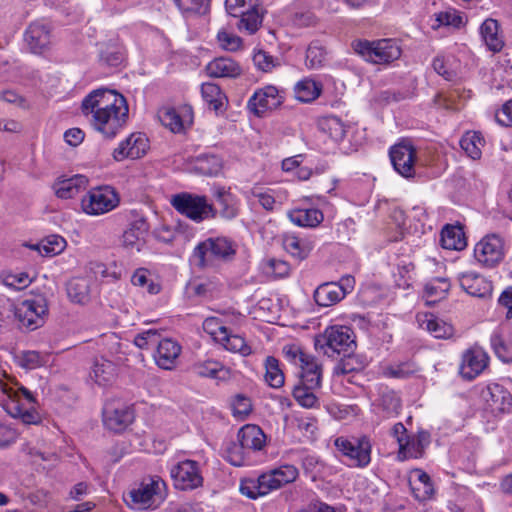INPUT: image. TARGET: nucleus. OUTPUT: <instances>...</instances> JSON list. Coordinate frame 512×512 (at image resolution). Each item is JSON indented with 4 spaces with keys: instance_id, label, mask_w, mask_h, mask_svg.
Instances as JSON below:
<instances>
[{
    "instance_id": "1",
    "label": "nucleus",
    "mask_w": 512,
    "mask_h": 512,
    "mask_svg": "<svg viewBox=\"0 0 512 512\" xmlns=\"http://www.w3.org/2000/svg\"><path fill=\"white\" fill-rule=\"evenodd\" d=\"M82 111L92 115V126L106 138H113L125 125L128 118L126 99L110 89H97L82 101Z\"/></svg>"
},
{
    "instance_id": "2",
    "label": "nucleus",
    "mask_w": 512,
    "mask_h": 512,
    "mask_svg": "<svg viewBox=\"0 0 512 512\" xmlns=\"http://www.w3.org/2000/svg\"><path fill=\"white\" fill-rule=\"evenodd\" d=\"M356 346L353 331L347 326H331L315 340L316 349L333 357L335 353H346Z\"/></svg>"
},
{
    "instance_id": "3",
    "label": "nucleus",
    "mask_w": 512,
    "mask_h": 512,
    "mask_svg": "<svg viewBox=\"0 0 512 512\" xmlns=\"http://www.w3.org/2000/svg\"><path fill=\"white\" fill-rule=\"evenodd\" d=\"M172 206L182 215L193 221L201 222L216 216V209L208 203L205 196L187 192L176 194L171 199Z\"/></svg>"
},
{
    "instance_id": "4",
    "label": "nucleus",
    "mask_w": 512,
    "mask_h": 512,
    "mask_svg": "<svg viewBox=\"0 0 512 512\" xmlns=\"http://www.w3.org/2000/svg\"><path fill=\"white\" fill-rule=\"evenodd\" d=\"M356 53L373 63H389L400 57V48L390 39H382L376 42L357 40L352 43Z\"/></svg>"
},
{
    "instance_id": "5",
    "label": "nucleus",
    "mask_w": 512,
    "mask_h": 512,
    "mask_svg": "<svg viewBox=\"0 0 512 512\" xmlns=\"http://www.w3.org/2000/svg\"><path fill=\"white\" fill-rule=\"evenodd\" d=\"M336 448L349 460V465L364 468L371 461V443L368 437L351 439L338 437L334 442Z\"/></svg>"
},
{
    "instance_id": "6",
    "label": "nucleus",
    "mask_w": 512,
    "mask_h": 512,
    "mask_svg": "<svg viewBox=\"0 0 512 512\" xmlns=\"http://www.w3.org/2000/svg\"><path fill=\"white\" fill-rule=\"evenodd\" d=\"M47 314L48 302L42 295L22 301L15 310V317L20 326L29 330L41 327Z\"/></svg>"
},
{
    "instance_id": "7",
    "label": "nucleus",
    "mask_w": 512,
    "mask_h": 512,
    "mask_svg": "<svg viewBox=\"0 0 512 512\" xmlns=\"http://www.w3.org/2000/svg\"><path fill=\"white\" fill-rule=\"evenodd\" d=\"M235 254L232 243L226 238H209L199 243L193 256L197 259L196 265L205 268L212 263L213 258L227 259Z\"/></svg>"
},
{
    "instance_id": "8",
    "label": "nucleus",
    "mask_w": 512,
    "mask_h": 512,
    "mask_svg": "<svg viewBox=\"0 0 512 512\" xmlns=\"http://www.w3.org/2000/svg\"><path fill=\"white\" fill-rule=\"evenodd\" d=\"M118 204V194L110 186L94 188L82 199L83 211L90 215L107 213L117 207Z\"/></svg>"
},
{
    "instance_id": "9",
    "label": "nucleus",
    "mask_w": 512,
    "mask_h": 512,
    "mask_svg": "<svg viewBox=\"0 0 512 512\" xmlns=\"http://www.w3.org/2000/svg\"><path fill=\"white\" fill-rule=\"evenodd\" d=\"M165 488L166 484L162 479L151 478L148 483L142 482L129 493L131 503L138 509L157 507L164 499Z\"/></svg>"
},
{
    "instance_id": "10",
    "label": "nucleus",
    "mask_w": 512,
    "mask_h": 512,
    "mask_svg": "<svg viewBox=\"0 0 512 512\" xmlns=\"http://www.w3.org/2000/svg\"><path fill=\"white\" fill-rule=\"evenodd\" d=\"M135 418L132 406L111 401L105 404L103 410L104 425L111 431L122 432L131 425Z\"/></svg>"
},
{
    "instance_id": "11",
    "label": "nucleus",
    "mask_w": 512,
    "mask_h": 512,
    "mask_svg": "<svg viewBox=\"0 0 512 512\" xmlns=\"http://www.w3.org/2000/svg\"><path fill=\"white\" fill-rule=\"evenodd\" d=\"M474 254L480 263L493 267L503 259V240L497 234L487 235L476 244Z\"/></svg>"
},
{
    "instance_id": "12",
    "label": "nucleus",
    "mask_w": 512,
    "mask_h": 512,
    "mask_svg": "<svg viewBox=\"0 0 512 512\" xmlns=\"http://www.w3.org/2000/svg\"><path fill=\"white\" fill-rule=\"evenodd\" d=\"M283 102L279 90L268 85L257 90L249 99L247 107L257 117H262L268 110L278 108Z\"/></svg>"
},
{
    "instance_id": "13",
    "label": "nucleus",
    "mask_w": 512,
    "mask_h": 512,
    "mask_svg": "<svg viewBox=\"0 0 512 512\" xmlns=\"http://www.w3.org/2000/svg\"><path fill=\"white\" fill-rule=\"evenodd\" d=\"M171 476L176 488L181 490H192L200 487L203 483L198 463L192 460H185L174 466Z\"/></svg>"
},
{
    "instance_id": "14",
    "label": "nucleus",
    "mask_w": 512,
    "mask_h": 512,
    "mask_svg": "<svg viewBox=\"0 0 512 512\" xmlns=\"http://www.w3.org/2000/svg\"><path fill=\"white\" fill-rule=\"evenodd\" d=\"M390 159L394 169L403 177L411 178L415 175L414 164L416 149L408 142H401L390 149Z\"/></svg>"
},
{
    "instance_id": "15",
    "label": "nucleus",
    "mask_w": 512,
    "mask_h": 512,
    "mask_svg": "<svg viewBox=\"0 0 512 512\" xmlns=\"http://www.w3.org/2000/svg\"><path fill=\"white\" fill-rule=\"evenodd\" d=\"M148 149V138L142 133H133L119 144L113 152V157L116 161L126 158L138 159L143 157Z\"/></svg>"
},
{
    "instance_id": "16",
    "label": "nucleus",
    "mask_w": 512,
    "mask_h": 512,
    "mask_svg": "<svg viewBox=\"0 0 512 512\" xmlns=\"http://www.w3.org/2000/svg\"><path fill=\"white\" fill-rule=\"evenodd\" d=\"M181 350L182 348L177 341L170 338L162 339L158 342L157 350L154 355L156 364L161 369H174L176 367Z\"/></svg>"
},
{
    "instance_id": "17",
    "label": "nucleus",
    "mask_w": 512,
    "mask_h": 512,
    "mask_svg": "<svg viewBox=\"0 0 512 512\" xmlns=\"http://www.w3.org/2000/svg\"><path fill=\"white\" fill-rule=\"evenodd\" d=\"M50 27L36 21L31 23L25 32V41L33 53H42L50 44Z\"/></svg>"
},
{
    "instance_id": "18",
    "label": "nucleus",
    "mask_w": 512,
    "mask_h": 512,
    "mask_svg": "<svg viewBox=\"0 0 512 512\" xmlns=\"http://www.w3.org/2000/svg\"><path fill=\"white\" fill-rule=\"evenodd\" d=\"M487 356L481 349H469L463 354L461 375L469 380L478 376L487 366Z\"/></svg>"
},
{
    "instance_id": "19",
    "label": "nucleus",
    "mask_w": 512,
    "mask_h": 512,
    "mask_svg": "<svg viewBox=\"0 0 512 512\" xmlns=\"http://www.w3.org/2000/svg\"><path fill=\"white\" fill-rule=\"evenodd\" d=\"M484 398L493 411L503 413L509 411L512 407L511 393L498 383L487 386Z\"/></svg>"
},
{
    "instance_id": "20",
    "label": "nucleus",
    "mask_w": 512,
    "mask_h": 512,
    "mask_svg": "<svg viewBox=\"0 0 512 512\" xmlns=\"http://www.w3.org/2000/svg\"><path fill=\"white\" fill-rule=\"evenodd\" d=\"M149 232V224L144 218H138L131 222L123 233V244L126 248L140 251Z\"/></svg>"
},
{
    "instance_id": "21",
    "label": "nucleus",
    "mask_w": 512,
    "mask_h": 512,
    "mask_svg": "<svg viewBox=\"0 0 512 512\" xmlns=\"http://www.w3.org/2000/svg\"><path fill=\"white\" fill-rule=\"evenodd\" d=\"M238 441L244 451H259L266 443V436L259 426L247 424L239 430Z\"/></svg>"
},
{
    "instance_id": "22",
    "label": "nucleus",
    "mask_w": 512,
    "mask_h": 512,
    "mask_svg": "<svg viewBox=\"0 0 512 512\" xmlns=\"http://www.w3.org/2000/svg\"><path fill=\"white\" fill-rule=\"evenodd\" d=\"M300 362L302 368L300 383L308 385L309 388H319L322 377L321 365L306 353H300Z\"/></svg>"
},
{
    "instance_id": "23",
    "label": "nucleus",
    "mask_w": 512,
    "mask_h": 512,
    "mask_svg": "<svg viewBox=\"0 0 512 512\" xmlns=\"http://www.w3.org/2000/svg\"><path fill=\"white\" fill-rule=\"evenodd\" d=\"M207 74L214 78H236L242 73L240 65L231 58L219 57L206 67Z\"/></svg>"
},
{
    "instance_id": "24",
    "label": "nucleus",
    "mask_w": 512,
    "mask_h": 512,
    "mask_svg": "<svg viewBox=\"0 0 512 512\" xmlns=\"http://www.w3.org/2000/svg\"><path fill=\"white\" fill-rule=\"evenodd\" d=\"M430 442V435L428 432L421 431L415 437L408 438L401 444V449L398 452V458L400 460H406L408 458H420L424 453V449Z\"/></svg>"
},
{
    "instance_id": "25",
    "label": "nucleus",
    "mask_w": 512,
    "mask_h": 512,
    "mask_svg": "<svg viewBox=\"0 0 512 512\" xmlns=\"http://www.w3.org/2000/svg\"><path fill=\"white\" fill-rule=\"evenodd\" d=\"M88 179L83 175H74L70 178L58 179L53 188L57 197L70 199L76 196L82 189H85Z\"/></svg>"
},
{
    "instance_id": "26",
    "label": "nucleus",
    "mask_w": 512,
    "mask_h": 512,
    "mask_svg": "<svg viewBox=\"0 0 512 512\" xmlns=\"http://www.w3.org/2000/svg\"><path fill=\"white\" fill-rule=\"evenodd\" d=\"M459 282L462 289L474 297H485L491 291L490 283L475 273H463Z\"/></svg>"
},
{
    "instance_id": "27",
    "label": "nucleus",
    "mask_w": 512,
    "mask_h": 512,
    "mask_svg": "<svg viewBox=\"0 0 512 512\" xmlns=\"http://www.w3.org/2000/svg\"><path fill=\"white\" fill-rule=\"evenodd\" d=\"M4 394L7 395L8 401L4 404L6 411L14 418H20L25 424H35L38 422V415L23 407L19 403L17 396L13 390H4Z\"/></svg>"
},
{
    "instance_id": "28",
    "label": "nucleus",
    "mask_w": 512,
    "mask_h": 512,
    "mask_svg": "<svg viewBox=\"0 0 512 512\" xmlns=\"http://www.w3.org/2000/svg\"><path fill=\"white\" fill-rule=\"evenodd\" d=\"M116 374V365L110 360L100 358L94 361L90 377L99 386H106L115 380Z\"/></svg>"
},
{
    "instance_id": "29",
    "label": "nucleus",
    "mask_w": 512,
    "mask_h": 512,
    "mask_svg": "<svg viewBox=\"0 0 512 512\" xmlns=\"http://www.w3.org/2000/svg\"><path fill=\"white\" fill-rule=\"evenodd\" d=\"M343 298V290L335 282L321 284L314 292L315 302L322 307L332 306Z\"/></svg>"
},
{
    "instance_id": "30",
    "label": "nucleus",
    "mask_w": 512,
    "mask_h": 512,
    "mask_svg": "<svg viewBox=\"0 0 512 512\" xmlns=\"http://www.w3.org/2000/svg\"><path fill=\"white\" fill-rule=\"evenodd\" d=\"M289 219L300 227H317L324 219L319 209H294L288 213Z\"/></svg>"
},
{
    "instance_id": "31",
    "label": "nucleus",
    "mask_w": 512,
    "mask_h": 512,
    "mask_svg": "<svg viewBox=\"0 0 512 512\" xmlns=\"http://www.w3.org/2000/svg\"><path fill=\"white\" fill-rule=\"evenodd\" d=\"M283 246L293 257L303 260L308 257L313 249V242L308 239H301L294 234H286L283 237Z\"/></svg>"
},
{
    "instance_id": "32",
    "label": "nucleus",
    "mask_w": 512,
    "mask_h": 512,
    "mask_svg": "<svg viewBox=\"0 0 512 512\" xmlns=\"http://www.w3.org/2000/svg\"><path fill=\"white\" fill-rule=\"evenodd\" d=\"M440 243L447 250L464 249L466 247V239L462 228L451 225L445 226L441 232Z\"/></svg>"
},
{
    "instance_id": "33",
    "label": "nucleus",
    "mask_w": 512,
    "mask_h": 512,
    "mask_svg": "<svg viewBox=\"0 0 512 512\" xmlns=\"http://www.w3.org/2000/svg\"><path fill=\"white\" fill-rule=\"evenodd\" d=\"M195 373L200 377L218 380H227L231 377V370L217 361H204L194 365Z\"/></svg>"
},
{
    "instance_id": "34",
    "label": "nucleus",
    "mask_w": 512,
    "mask_h": 512,
    "mask_svg": "<svg viewBox=\"0 0 512 512\" xmlns=\"http://www.w3.org/2000/svg\"><path fill=\"white\" fill-rule=\"evenodd\" d=\"M220 337L218 338L225 349L240 353L242 356H248L252 353L251 347L246 343L245 339L239 335L228 333V328L219 326Z\"/></svg>"
},
{
    "instance_id": "35",
    "label": "nucleus",
    "mask_w": 512,
    "mask_h": 512,
    "mask_svg": "<svg viewBox=\"0 0 512 512\" xmlns=\"http://www.w3.org/2000/svg\"><path fill=\"white\" fill-rule=\"evenodd\" d=\"M223 168L222 160L216 155L198 156L193 164V170L203 176H217Z\"/></svg>"
},
{
    "instance_id": "36",
    "label": "nucleus",
    "mask_w": 512,
    "mask_h": 512,
    "mask_svg": "<svg viewBox=\"0 0 512 512\" xmlns=\"http://www.w3.org/2000/svg\"><path fill=\"white\" fill-rule=\"evenodd\" d=\"M67 295L74 303L86 304L90 299L89 281L82 277L71 279L67 284Z\"/></svg>"
},
{
    "instance_id": "37",
    "label": "nucleus",
    "mask_w": 512,
    "mask_h": 512,
    "mask_svg": "<svg viewBox=\"0 0 512 512\" xmlns=\"http://www.w3.org/2000/svg\"><path fill=\"white\" fill-rule=\"evenodd\" d=\"M499 24L494 19H486L481 25V35L489 48L493 52H499L504 42L498 35Z\"/></svg>"
},
{
    "instance_id": "38",
    "label": "nucleus",
    "mask_w": 512,
    "mask_h": 512,
    "mask_svg": "<svg viewBox=\"0 0 512 512\" xmlns=\"http://www.w3.org/2000/svg\"><path fill=\"white\" fill-rule=\"evenodd\" d=\"M321 91L322 85L309 78L299 81L294 87L295 97L301 102L314 101Z\"/></svg>"
},
{
    "instance_id": "39",
    "label": "nucleus",
    "mask_w": 512,
    "mask_h": 512,
    "mask_svg": "<svg viewBox=\"0 0 512 512\" xmlns=\"http://www.w3.org/2000/svg\"><path fill=\"white\" fill-rule=\"evenodd\" d=\"M201 94L204 101L216 112L223 108L224 102L227 99L221 88L217 84L210 82L202 84Z\"/></svg>"
},
{
    "instance_id": "40",
    "label": "nucleus",
    "mask_w": 512,
    "mask_h": 512,
    "mask_svg": "<svg viewBox=\"0 0 512 512\" xmlns=\"http://www.w3.org/2000/svg\"><path fill=\"white\" fill-rule=\"evenodd\" d=\"M320 129L334 141H341L346 134V126L340 118L330 115L319 120Z\"/></svg>"
},
{
    "instance_id": "41",
    "label": "nucleus",
    "mask_w": 512,
    "mask_h": 512,
    "mask_svg": "<svg viewBox=\"0 0 512 512\" xmlns=\"http://www.w3.org/2000/svg\"><path fill=\"white\" fill-rule=\"evenodd\" d=\"M214 196L221 207L220 214L222 217L232 219L237 215L238 209L235 205L234 197L229 191L224 187H218L215 190Z\"/></svg>"
},
{
    "instance_id": "42",
    "label": "nucleus",
    "mask_w": 512,
    "mask_h": 512,
    "mask_svg": "<svg viewBox=\"0 0 512 512\" xmlns=\"http://www.w3.org/2000/svg\"><path fill=\"white\" fill-rule=\"evenodd\" d=\"M353 349L344 353L343 358L338 362L334 371L337 375H346L352 372L361 371L365 363L360 356L352 353Z\"/></svg>"
},
{
    "instance_id": "43",
    "label": "nucleus",
    "mask_w": 512,
    "mask_h": 512,
    "mask_svg": "<svg viewBox=\"0 0 512 512\" xmlns=\"http://www.w3.org/2000/svg\"><path fill=\"white\" fill-rule=\"evenodd\" d=\"M265 381L273 388H280L284 384V373L280 369L279 361L273 357L268 356L265 360Z\"/></svg>"
},
{
    "instance_id": "44",
    "label": "nucleus",
    "mask_w": 512,
    "mask_h": 512,
    "mask_svg": "<svg viewBox=\"0 0 512 512\" xmlns=\"http://www.w3.org/2000/svg\"><path fill=\"white\" fill-rule=\"evenodd\" d=\"M421 326L430 332L435 338L439 339L451 337L454 331L452 325L441 319L433 317V315H430L429 318L423 320Z\"/></svg>"
},
{
    "instance_id": "45",
    "label": "nucleus",
    "mask_w": 512,
    "mask_h": 512,
    "mask_svg": "<svg viewBox=\"0 0 512 512\" xmlns=\"http://www.w3.org/2000/svg\"><path fill=\"white\" fill-rule=\"evenodd\" d=\"M483 145V139L479 133L468 132L460 140L461 148L466 154L476 160L481 157V146Z\"/></svg>"
},
{
    "instance_id": "46",
    "label": "nucleus",
    "mask_w": 512,
    "mask_h": 512,
    "mask_svg": "<svg viewBox=\"0 0 512 512\" xmlns=\"http://www.w3.org/2000/svg\"><path fill=\"white\" fill-rule=\"evenodd\" d=\"M254 2H257V0H254ZM240 20L238 23L239 29H245L250 34L255 33L261 23H262V16L259 14L256 3L253 4V7L249 11H243L240 15Z\"/></svg>"
},
{
    "instance_id": "47",
    "label": "nucleus",
    "mask_w": 512,
    "mask_h": 512,
    "mask_svg": "<svg viewBox=\"0 0 512 512\" xmlns=\"http://www.w3.org/2000/svg\"><path fill=\"white\" fill-rule=\"evenodd\" d=\"M326 58L324 47L317 41L312 42L306 51V66L310 69H316L323 66Z\"/></svg>"
},
{
    "instance_id": "48",
    "label": "nucleus",
    "mask_w": 512,
    "mask_h": 512,
    "mask_svg": "<svg viewBox=\"0 0 512 512\" xmlns=\"http://www.w3.org/2000/svg\"><path fill=\"white\" fill-rule=\"evenodd\" d=\"M158 118L165 127L174 133L180 132L183 129L182 119L174 108L160 109Z\"/></svg>"
},
{
    "instance_id": "49",
    "label": "nucleus",
    "mask_w": 512,
    "mask_h": 512,
    "mask_svg": "<svg viewBox=\"0 0 512 512\" xmlns=\"http://www.w3.org/2000/svg\"><path fill=\"white\" fill-rule=\"evenodd\" d=\"M315 388L299 383L292 391L294 399L303 407L312 408L317 403V397L313 393Z\"/></svg>"
},
{
    "instance_id": "50",
    "label": "nucleus",
    "mask_w": 512,
    "mask_h": 512,
    "mask_svg": "<svg viewBox=\"0 0 512 512\" xmlns=\"http://www.w3.org/2000/svg\"><path fill=\"white\" fill-rule=\"evenodd\" d=\"M450 288V283L445 278H434L425 285V294L433 301L441 299L445 296Z\"/></svg>"
},
{
    "instance_id": "51",
    "label": "nucleus",
    "mask_w": 512,
    "mask_h": 512,
    "mask_svg": "<svg viewBox=\"0 0 512 512\" xmlns=\"http://www.w3.org/2000/svg\"><path fill=\"white\" fill-rule=\"evenodd\" d=\"M65 245V240L61 236H52L46 239V242H42L41 245H37L34 248L37 249L43 255H56L60 253Z\"/></svg>"
},
{
    "instance_id": "52",
    "label": "nucleus",
    "mask_w": 512,
    "mask_h": 512,
    "mask_svg": "<svg viewBox=\"0 0 512 512\" xmlns=\"http://www.w3.org/2000/svg\"><path fill=\"white\" fill-rule=\"evenodd\" d=\"M177 7L188 14H203L208 9V0H174Z\"/></svg>"
},
{
    "instance_id": "53",
    "label": "nucleus",
    "mask_w": 512,
    "mask_h": 512,
    "mask_svg": "<svg viewBox=\"0 0 512 512\" xmlns=\"http://www.w3.org/2000/svg\"><path fill=\"white\" fill-rule=\"evenodd\" d=\"M148 272L145 269H138L135 271L131 278V282L134 286L145 287L150 294H157L160 291V286L155 284L153 281H149Z\"/></svg>"
},
{
    "instance_id": "54",
    "label": "nucleus",
    "mask_w": 512,
    "mask_h": 512,
    "mask_svg": "<svg viewBox=\"0 0 512 512\" xmlns=\"http://www.w3.org/2000/svg\"><path fill=\"white\" fill-rule=\"evenodd\" d=\"M276 479H278L281 487L292 483L298 477V470L293 465H283L277 469L271 470Z\"/></svg>"
},
{
    "instance_id": "55",
    "label": "nucleus",
    "mask_w": 512,
    "mask_h": 512,
    "mask_svg": "<svg viewBox=\"0 0 512 512\" xmlns=\"http://www.w3.org/2000/svg\"><path fill=\"white\" fill-rule=\"evenodd\" d=\"M253 62L256 67L263 72H270L274 67L279 65L277 59L263 50H259L254 54Z\"/></svg>"
},
{
    "instance_id": "56",
    "label": "nucleus",
    "mask_w": 512,
    "mask_h": 512,
    "mask_svg": "<svg viewBox=\"0 0 512 512\" xmlns=\"http://www.w3.org/2000/svg\"><path fill=\"white\" fill-rule=\"evenodd\" d=\"M18 363L26 369H35L42 365V357L37 351H24L18 356Z\"/></svg>"
},
{
    "instance_id": "57",
    "label": "nucleus",
    "mask_w": 512,
    "mask_h": 512,
    "mask_svg": "<svg viewBox=\"0 0 512 512\" xmlns=\"http://www.w3.org/2000/svg\"><path fill=\"white\" fill-rule=\"evenodd\" d=\"M240 491L243 495L250 499H257L258 497L263 496L258 478L242 481L240 485Z\"/></svg>"
},
{
    "instance_id": "58",
    "label": "nucleus",
    "mask_w": 512,
    "mask_h": 512,
    "mask_svg": "<svg viewBox=\"0 0 512 512\" xmlns=\"http://www.w3.org/2000/svg\"><path fill=\"white\" fill-rule=\"evenodd\" d=\"M438 27L441 25L459 28L463 24V18L455 11L440 12L436 16Z\"/></svg>"
},
{
    "instance_id": "59",
    "label": "nucleus",
    "mask_w": 512,
    "mask_h": 512,
    "mask_svg": "<svg viewBox=\"0 0 512 512\" xmlns=\"http://www.w3.org/2000/svg\"><path fill=\"white\" fill-rule=\"evenodd\" d=\"M3 283L8 287L20 290L26 288L31 283V279L27 273L9 274L4 277Z\"/></svg>"
},
{
    "instance_id": "60",
    "label": "nucleus",
    "mask_w": 512,
    "mask_h": 512,
    "mask_svg": "<svg viewBox=\"0 0 512 512\" xmlns=\"http://www.w3.org/2000/svg\"><path fill=\"white\" fill-rule=\"evenodd\" d=\"M260 482V489L262 490L263 496L267 495L273 490L281 488V485L276 479L275 475H273V472L270 471L268 473H263L259 477Z\"/></svg>"
},
{
    "instance_id": "61",
    "label": "nucleus",
    "mask_w": 512,
    "mask_h": 512,
    "mask_svg": "<svg viewBox=\"0 0 512 512\" xmlns=\"http://www.w3.org/2000/svg\"><path fill=\"white\" fill-rule=\"evenodd\" d=\"M0 99L9 104L16 105L23 109H29L30 105L28 101L15 90H3L0 92Z\"/></svg>"
},
{
    "instance_id": "62",
    "label": "nucleus",
    "mask_w": 512,
    "mask_h": 512,
    "mask_svg": "<svg viewBox=\"0 0 512 512\" xmlns=\"http://www.w3.org/2000/svg\"><path fill=\"white\" fill-rule=\"evenodd\" d=\"M267 273H272L277 277H285L289 274V264L278 259H269L266 263Z\"/></svg>"
},
{
    "instance_id": "63",
    "label": "nucleus",
    "mask_w": 512,
    "mask_h": 512,
    "mask_svg": "<svg viewBox=\"0 0 512 512\" xmlns=\"http://www.w3.org/2000/svg\"><path fill=\"white\" fill-rule=\"evenodd\" d=\"M221 46L230 51H236L240 48L242 40L240 37L221 31L217 35Z\"/></svg>"
},
{
    "instance_id": "64",
    "label": "nucleus",
    "mask_w": 512,
    "mask_h": 512,
    "mask_svg": "<svg viewBox=\"0 0 512 512\" xmlns=\"http://www.w3.org/2000/svg\"><path fill=\"white\" fill-rule=\"evenodd\" d=\"M496 121L505 127L512 126V99L507 101L501 111L495 114Z\"/></svg>"
}]
</instances>
